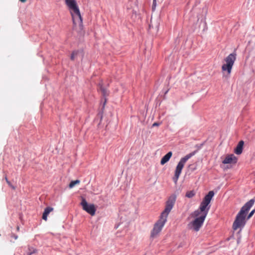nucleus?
I'll return each mask as SVG.
<instances>
[{"mask_svg":"<svg viewBox=\"0 0 255 255\" xmlns=\"http://www.w3.org/2000/svg\"><path fill=\"white\" fill-rule=\"evenodd\" d=\"M80 182V180H76L74 181H72L69 185V188H72L73 187H74L75 185L79 184Z\"/></svg>","mask_w":255,"mask_h":255,"instance_id":"nucleus-16","label":"nucleus"},{"mask_svg":"<svg viewBox=\"0 0 255 255\" xmlns=\"http://www.w3.org/2000/svg\"><path fill=\"white\" fill-rule=\"evenodd\" d=\"M236 59V54L231 53L223 60L221 69L224 78H228L232 72V68Z\"/></svg>","mask_w":255,"mask_h":255,"instance_id":"nucleus-5","label":"nucleus"},{"mask_svg":"<svg viewBox=\"0 0 255 255\" xmlns=\"http://www.w3.org/2000/svg\"><path fill=\"white\" fill-rule=\"evenodd\" d=\"M254 200L252 199L246 203V204L242 208L239 213L237 214L236 220H235L233 228L234 230H236L244 226L246 221L247 213L250 208L254 204Z\"/></svg>","mask_w":255,"mask_h":255,"instance_id":"nucleus-4","label":"nucleus"},{"mask_svg":"<svg viewBox=\"0 0 255 255\" xmlns=\"http://www.w3.org/2000/svg\"><path fill=\"white\" fill-rule=\"evenodd\" d=\"M53 210V208L52 207H48L46 208L45 209L44 213H43L42 219L46 221L47 220V216H48V214L51 212H52Z\"/></svg>","mask_w":255,"mask_h":255,"instance_id":"nucleus-14","label":"nucleus"},{"mask_svg":"<svg viewBox=\"0 0 255 255\" xmlns=\"http://www.w3.org/2000/svg\"><path fill=\"white\" fill-rule=\"evenodd\" d=\"M191 157V154H188L184 156V157L182 158L179 163H178L176 169L175 171V175L174 177H173V180L174 182L176 183L178 178L180 176V175L181 173V171L186 162V161Z\"/></svg>","mask_w":255,"mask_h":255,"instance_id":"nucleus-6","label":"nucleus"},{"mask_svg":"<svg viewBox=\"0 0 255 255\" xmlns=\"http://www.w3.org/2000/svg\"><path fill=\"white\" fill-rule=\"evenodd\" d=\"M244 142L243 140L240 141L238 144L237 147L234 150V152L237 154H241L243 151V148Z\"/></svg>","mask_w":255,"mask_h":255,"instance_id":"nucleus-11","label":"nucleus"},{"mask_svg":"<svg viewBox=\"0 0 255 255\" xmlns=\"http://www.w3.org/2000/svg\"><path fill=\"white\" fill-rule=\"evenodd\" d=\"M81 205L82 206L83 209L91 216H94L96 210L95 205L89 204L83 197L81 198Z\"/></svg>","mask_w":255,"mask_h":255,"instance_id":"nucleus-7","label":"nucleus"},{"mask_svg":"<svg viewBox=\"0 0 255 255\" xmlns=\"http://www.w3.org/2000/svg\"><path fill=\"white\" fill-rule=\"evenodd\" d=\"M7 183L9 185H10V184L9 182V181H8L7 180Z\"/></svg>","mask_w":255,"mask_h":255,"instance_id":"nucleus-22","label":"nucleus"},{"mask_svg":"<svg viewBox=\"0 0 255 255\" xmlns=\"http://www.w3.org/2000/svg\"><path fill=\"white\" fill-rule=\"evenodd\" d=\"M20 1L22 2H24L26 1V0H19Z\"/></svg>","mask_w":255,"mask_h":255,"instance_id":"nucleus-21","label":"nucleus"},{"mask_svg":"<svg viewBox=\"0 0 255 255\" xmlns=\"http://www.w3.org/2000/svg\"><path fill=\"white\" fill-rule=\"evenodd\" d=\"M195 195V193L193 191H190L186 193V196L188 198H192Z\"/></svg>","mask_w":255,"mask_h":255,"instance_id":"nucleus-17","label":"nucleus"},{"mask_svg":"<svg viewBox=\"0 0 255 255\" xmlns=\"http://www.w3.org/2000/svg\"><path fill=\"white\" fill-rule=\"evenodd\" d=\"M254 212H255V210H253L251 212V213L249 214L248 217V219H250L253 215V214H254Z\"/></svg>","mask_w":255,"mask_h":255,"instance_id":"nucleus-18","label":"nucleus"},{"mask_svg":"<svg viewBox=\"0 0 255 255\" xmlns=\"http://www.w3.org/2000/svg\"><path fill=\"white\" fill-rule=\"evenodd\" d=\"M159 125V123H154V124H153L152 126L153 127L158 126Z\"/></svg>","mask_w":255,"mask_h":255,"instance_id":"nucleus-19","label":"nucleus"},{"mask_svg":"<svg viewBox=\"0 0 255 255\" xmlns=\"http://www.w3.org/2000/svg\"><path fill=\"white\" fill-rule=\"evenodd\" d=\"M206 12L197 16V25L199 29L204 30L206 26Z\"/></svg>","mask_w":255,"mask_h":255,"instance_id":"nucleus-8","label":"nucleus"},{"mask_svg":"<svg viewBox=\"0 0 255 255\" xmlns=\"http://www.w3.org/2000/svg\"><path fill=\"white\" fill-rule=\"evenodd\" d=\"M159 23L158 20H154L151 18V23L149 25L150 28L153 29L157 31L158 30Z\"/></svg>","mask_w":255,"mask_h":255,"instance_id":"nucleus-13","label":"nucleus"},{"mask_svg":"<svg viewBox=\"0 0 255 255\" xmlns=\"http://www.w3.org/2000/svg\"><path fill=\"white\" fill-rule=\"evenodd\" d=\"M163 0H153V3L152 6V8L153 10H154L156 7V6L159 5L161 4L163 2Z\"/></svg>","mask_w":255,"mask_h":255,"instance_id":"nucleus-15","label":"nucleus"},{"mask_svg":"<svg viewBox=\"0 0 255 255\" xmlns=\"http://www.w3.org/2000/svg\"><path fill=\"white\" fill-rule=\"evenodd\" d=\"M172 155V153L171 151L168 152L166 155H165L161 159L160 164L161 165H164L166 163H167L171 158Z\"/></svg>","mask_w":255,"mask_h":255,"instance_id":"nucleus-10","label":"nucleus"},{"mask_svg":"<svg viewBox=\"0 0 255 255\" xmlns=\"http://www.w3.org/2000/svg\"><path fill=\"white\" fill-rule=\"evenodd\" d=\"M36 253V250L35 249H34L33 250V251L30 254V255L31 254H33V253Z\"/></svg>","mask_w":255,"mask_h":255,"instance_id":"nucleus-20","label":"nucleus"},{"mask_svg":"<svg viewBox=\"0 0 255 255\" xmlns=\"http://www.w3.org/2000/svg\"><path fill=\"white\" fill-rule=\"evenodd\" d=\"M176 199V196L174 194L172 195L169 198L166 202L164 210L161 213L159 219L155 224L153 229L151 231V237L152 238H156L159 235L167 221V218L169 213L174 205Z\"/></svg>","mask_w":255,"mask_h":255,"instance_id":"nucleus-2","label":"nucleus"},{"mask_svg":"<svg viewBox=\"0 0 255 255\" xmlns=\"http://www.w3.org/2000/svg\"><path fill=\"white\" fill-rule=\"evenodd\" d=\"M65 1L72 17L73 29L78 32H81L83 27V19L76 0H65Z\"/></svg>","mask_w":255,"mask_h":255,"instance_id":"nucleus-3","label":"nucleus"},{"mask_svg":"<svg viewBox=\"0 0 255 255\" xmlns=\"http://www.w3.org/2000/svg\"><path fill=\"white\" fill-rule=\"evenodd\" d=\"M83 56V53L80 51H74L71 55V59L72 60L81 59Z\"/></svg>","mask_w":255,"mask_h":255,"instance_id":"nucleus-12","label":"nucleus"},{"mask_svg":"<svg viewBox=\"0 0 255 255\" xmlns=\"http://www.w3.org/2000/svg\"><path fill=\"white\" fill-rule=\"evenodd\" d=\"M214 195L213 191H210L204 197L200 208L190 215L187 225L189 229L197 232L201 228L209 210L208 205Z\"/></svg>","mask_w":255,"mask_h":255,"instance_id":"nucleus-1","label":"nucleus"},{"mask_svg":"<svg viewBox=\"0 0 255 255\" xmlns=\"http://www.w3.org/2000/svg\"><path fill=\"white\" fill-rule=\"evenodd\" d=\"M237 162V158L233 154L227 155L222 162L223 164H235Z\"/></svg>","mask_w":255,"mask_h":255,"instance_id":"nucleus-9","label":"nucleus"}]
</instances>
